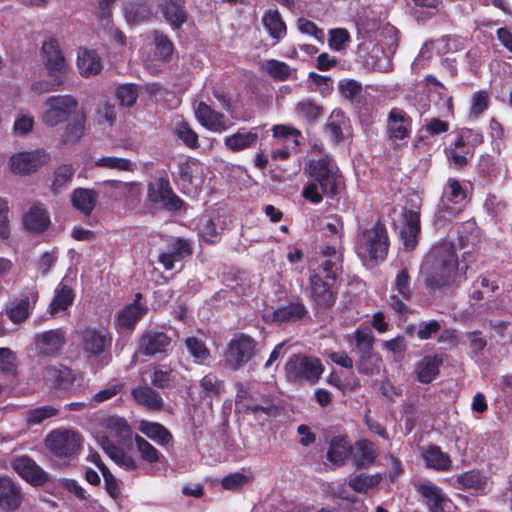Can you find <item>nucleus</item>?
<instances>
[{
  "label": "nucleus",
  "instance_id": "obj_1",
  "mask_svg": "<svg viewBox=\"0 0 512 512\" xmlns=\"http://www.w3.org/2000/svg\"><path fill=\"white\" fill-rule=\"evenodd\" d=\"M421 275L429 288L455 284L463 278L455 247L448 241L434 245L421 265Z\"/></svg>",
  "mask_w": 512,
  "mask_h": 512
},
{
  "label": "nucleus",
  "instance_id": "obj_2",
  "mask_svg": "<svg viewBox=\"0 0 512 512\" xmlns=\"http://www.w3.org/2000/svg\"><path fill=\"white\" fill-rule=\"evenodd\" d=\"M305 173L309 182L304 186L302 196L313 204H319L323 195L338 194L344 186L337 164L328 156L309 160Z\"/></svg>",
  "mask_w": 512,
  "mask_h": 512
},
{
  "label": "nucleus",
  "instance_id": "obj_3",
  "mask_svg": "<svg viewBox=\"0 0 512 512\" xmlns=\"http://www.w3.org/2000/svg\"><path fill=\"white\" fill-rule=\"evenodd\" d=\"M388 246L386 229L381 224H375L359 235L356 252L365 263L379 262L386 258Z\"/></svg>",
  "mask_w": 512,
  "mask_h": 512
},
{
  "label": "nucleus",
  "instance_id": "obj_4",
  "mask_svg": "<svg viewBox=\"0 0 512 512\" xmlns=\"http://www.w3.org/2000/svg\"><path fill=\"white\" fill-rule=\"evenodd\" d=\"M79 103L69 94L52 95L45 99L40 114L41 122L47 127H56L67 122L76 114Z\"/></svg>",
  "mask_w": 512,
  "mask_h": 512
},
{
  "label": "nucleus",
  "instance_id": "obj_5",
  "mask_svg": "<svg viewBox=\"0 0 512 512\" xmlns=\"http://www.w3.org/2000/svg\"><path fill=\"white\" fill-rule=\"evenodd\" d=\"M258 343L244 333H237L229 341L223 354L224 366L237 371L245 366L258 352Z\"/></svg>",
  "mask_w": 512,
  "mask_h": 512
},
{
  "label": "nucleus",
  "instance_id": "obj_6",
  "mask_svg": "<svg viewBox=\"0 0 512 512\" xmlns=\"http://www.w3.org/2000/svg\"><path fill=\"white\" fill-rule=\"evenodd\" d=\"M285 370L290 381L314 384L321 377L324 368L316 357L293 355L288 359Z\"/></svg>",
  "mask_w": 512,
  "mask_h": 512
},
{
  "label": "nucleus",
  "instance_id": "obj_7",
  "mask_svg": "<svg viewBox=\"0 0 512 512\" xmlns=\"http://www.w3.org/2000/svg\"><path fill=\"white\" fill-rule=\"evenodd\" d=\"M111 341L110 333L103 327H86L78 332V347L87 359L102 355Z\"/></svg>",
  "mask_w": 512,
  "mask_h": 512
},
{
  "label": "nucleus",
  "instance_id": "obj_8",
  "mask_svg": "<svg viewBox=\"0 0 512 512\" xmlns=\"http://www.w3.org/2000/svg\"><path fill=\"white\" fill-rule=\"evenodd\" d=\"M412 119L400 108H392L387 115L386 134L393 147L399 148L410 137Z\"/></svg>",
  "mask_w": 512,
  "mask_h": 512
},
{
  "label": "nucleus",
  "instance_id": "obj_9",
  "mask_svg": "<svg viewBox=\"0 0 512 512\" xmlns=\"http://www.w3.org/2000/svg\"><path fill=\"white\" fill-rule=\"evenodd\" d=\"M467 202V186L455 178H449L439 202L440 211L454 216L462 210Z\"/></svg>",
  "mask_w": 512,
  "mask_h": 512
},
{
  "label": "nucleus",
  "instance_id": "obj_10",
  "mask_svg": "<svg viewBox=\"0 0 512 512\" xmlns=\"http://www.w3.org/2000/svg\"><path fill=\"white\" fill-rule=\"evenodd\" d=\"M147 198L150 202L173 211L180 210L183 204L166 177H159L148 183Z\"/></svg>",
  "mask_w": 512,
  "mask_h": 512
},
{
  "label": "nucleus",
  "instance_id": "obj_11",
  "mask_svg": "<svg viewBox=\"0 0 512 512\" xmlns=\"http://www.w3.org/2000/svg\"><path fill=\"white\" fill-rule=\"evenodd\" d=\"M50 154L44 149L19 152L10 157L9 164L13 173L27 175L48 164Z\"/></svg>",
  "mask_w": 512,
  "mask_h": 512
},
{
  "label": "nucleus",
  "instance_id": "obj_12",
  "mask_svg": "<svg viewBox=\"0 0 512 512\" xmlns=\"http://www.w3.org/2000/svg\"><path fill=\"white\" fill-rule=\"evenodd\" d=\"M205 171V165L197 159L189 158L179 163L178 173L187 193L196 194L201 190L205 182Z\"/></svg>",
  "mask_w": 512,
  "mask_h": 512
},
{
  "label": "nucleus",
  "instance_id": "obj_13",
  "mask_svg": "<svg viewBox=\"0 0 512 512\" xmlns=\"http://www.w3.org/2000/svg\"><path fill=\"white\" fill-rule=\"evenodd\" d=\"M42 62L49 77L64 80L69 68L55 40L50 39L43 43Z\"/></svg>",
  "mask_w": 512,
  "mask_h": 512
},
{
  "label": "nucleus",
  "instance_id": "obj_14",
  "mask_svg": "<svg viewBox=\"0 0 512 512\" xmlns=\"http://www.w3.org/2000/svg\"><path fill=\"white\" fill-rule=\"evenodd\" d=\"M78 433L69 430H56L46 438V446L57 456H71L80 447Z\"/></svg>",
  "mask_w": 512,
  "mask_h": 512
},
{
  "label": "nucleus",
  "instance_id": "obj_15",
  "mask_svg": "<svg viewBox=\"0 0 512 512\" xmlns=\"http://www.w3.org/2000/svg\"><path fill=\"white\" fill-rule=\"evenodd\" d=\"M415 489L424 498L430 512H444L450 504L442 489L429 480L417 481Z\"/></svg>",
  "mask_w": 512,
  "mask_h": 512
},
{
  "label": "nucleus",
  "instance_id": "obj_16",
  "mask_svg": "<svg viewBox=\"0 0 512 512\" xmlns=\"http://www.w3.org/2000/svg\"><path fill=\"white\" fill-rule=\"evenodd\" d=\"M193 109L198 122L209 131L222 133L229 128L224 115L211 108L205 102L194 103Z\"/></svg>",
  "mask_w": 512,
  "mask_h": 512
},
{
  "label": "nucleus",
  "instance_id": "obj_17",
  "mask_svg": "<svg viewBox=\"0 0 512 512\" xmlns=\"http://www.w3.org/2000/svg\"><path fill=\"white\" fill-rule=\"evenodd\" d=\"M13 470L28 483L38 486L47 481L46 472L28 456H18L13 459Z\"/></svg>",
  "mask_w": 512,
  "mask_h": 512
},
{
  "label": "nucleus",
  "instance_id": "obj_18",
  "mask_svg": "<svg viewBox=\"0 0 512 512\" xmlns=\"http://www.w3.org/2000/svg\"><path fill=\"white\" fill-rule=\"evenodd\" d=\"M142 295L136 294L135 300L124 306L116 316V326L121 330H132L136 323L146 314L147 307L139 301Z\"/></svg>",
  "mask_w": 512,
  "mask_h": 512
},
{
  "label": "nucleus",
  "instance_id": "obj_19",
  "mask_svg": "<svg viewBox=\"0 0 512 512\" xmlns=\"http://www.w3.org/2000/svg\"><path fill=\"white\" fill-rule=\"evenodd\" d=\"M195 389L198 401L211 407L213 399L219 398L224 392V383L214 373H208L199 381Z\"/></svg>",
  "mask_w": 512,
  "mask_h": 512
},
{
  "label": "nucleus",
  "instance_id": "obj_20",
  "mask_svg": "<svg viewBox=\"0 0 512 512\" xmlns=\"http://www.w3.org/2000/svg\"><path fill=\"white\" fill-rule=\"evenodd\" d=\"M65 344V333L60 330H49L35 337V346L42 355H56Z\"/></svg>",
  "mask_w": 512,
  "mask_h": 512
},
{
  "label": "nucleus",
  "instance_id": "obj_21",
  "mask_svg": "<svg viewBox=\"0 0 512 512\" xmlns=\"http://www.w3.org/2000/svg\"><path fill=\"white\" fill-rule=\"evenodd\" d=\"M22 223L26 230L39 233L48 228L50 216L42 204H34L24 213Z\"/></svg>",
  "mask_w": 512,
  "mask_h": 512
},
{
  "label": "nucleus",
  "instance_id": "obj_22",
  "mask_svg": "<svg viewBox=\"0 0 512 512\" xmlns=\"http://www.w3.org/2000/svg\"><path fill=\"white\" fill-rule=\"evenodd\" d=\"M43 380L48 387L68 389L73 384L75 376L66 366H48L43 370Z\"/></svg>",
  "mask_w": 512,
  "mask_h": 512
},
{
  "label": "nucleus",
  "instance_id": "obj_23",
  "mask_svg": "<svg viewBox=\"0 0 512 512\" xmlns=\"http://www.w3.org/2000/svg\"><path fill=\"white\" fill-rule=\"evenodd\" d=\"M38 300V292L31 290L26 296L11 302L7 307V315L13 323L24 322Z\"/></svg>",
  "mask_w": 512,
  "mask_h": 512
},
{
  "label": "nucleus",
  "instance_id": "obj_24",
  "mask_svg": "<svg viewBox=\"0 0 512 512\" xmlns=\"http://www.w3.org/2000/svg\"><path fill=\"white\" fill-rule=\"evenodd\" d=\"M98 441L103 451L116 465L126 471H134L138 468L136 460L122 448L110 442L106 436H102Z\"/></svg>",
  "mask_w": 512,
  "mask_h": 512
},
{
  "label": "nucleus",
  "instance_id": "obj_25",
  "mask_svg": "<svg viewBox=\"0 0 512 512\" xmlns=\"http://www.w3.org/2000/svg\"><path fill=\"white\" fill-rule=\"evenodd\" d=\"M98 441L103 451L116 465L126 471H134L138 468L136 460L122 448L110 442L106 436H102Z\"/></svg>",
  "mask_w": 512,
  "mask_h": 512
},
{
  "label": "nucleus",
  "instance_id": "obj_26",
  "mask_svg": "<svg viewBox=\"0 0 512 512\" xmlns=\"http://www.w3.org/2000/svg\"><path fill=\"white\" fill-rule=\"evenodd\" d=\"M332 280L322 279L320 274L311 276V297L318 306L329 307L335 301V295L331 285Z\"/></svg>",
  "mask_w": 512,
  "mask_h": 512
},
{
  "label": "nucleus",
  "instance_id": "obj_27",
  "mask_svg": "<svg viewBox=\"0 0 512 512\" xmlns=\"http://www.w3.org/2000/svg\"><path fill=\"white\" fill-rule=\"evenodd\" d=\"M22 494L20 488L7 477H0V507L13 511L20 507Z\"/></svg>",
  "mask_w": 512,
  "mask_h": 512
},
{
  "label": "nucleus",
  "instance_id": "obj_28",
  "mask_svg": "<svg viewBox=\"0 0 512 512\" xmlns=\"http://www.w3.org/2000/svg\"><path fill=\"white\" fill-rule=\"evenodd\" d=\"M395 285L398 293L402 296L399 299L396 295H391L388 301L389 306L395 310V312L402 314L408 311L404 300H408L411 295L410 279L407 271L402 269L396 276Z\"/></svg>",
  "mask_w": 512,
  "mask_h": 512
},
{
  "label": "nucleus",
  "instance_id": "obj_29",
  "mask_svg": "<svg viewBox=\"0 0 512 512\" xmlns=\"http://www.w3.org/2000/svg\"><path fill=\"white\" fill-rule=\"evenodd\" d=\"M403 217L405 224L401 229V238L405 249L412 250L417 244V237L420 232L419 213L414 210H407Z\"/></svg>",
  "mask_w": 512,
  "mask_h": 512
},
{
  "label": "nucleus",
  "instance_id": "obj_30",
  "mask_svg": "<svg viewBox=\"0 0 512 512\" xmlns=\"http://www.w3.org/2000/svg\"><path fill=\"white\" fill-rule=\"evenodd\" d=\"M377 456L375 445L370 440L362 439L352 446L351 459L358 469L372 465Z\"/></svg>",
  "mask_w": 512,
  "mask_h": 512
},
{
  "label": "nucleus",
  "instance_id": "obj_31",
  "mask_svg": "<svg viewBox=\"0 0 512 512\" xmlns=\"http://www.w3.org/2000/svg\"><path fill=\"white\" fill-rule=\"evenodd\" d=\"M171 344V339L162 332H147L145 333L139 344V349L146 355H155L157 353H164L167 351Z\"/></svg>",
  "mask_w": 512,
  "mask_h": 512
},
{
  "label": "nucleus",
  "instance_id": "obj_32",
  "mask_svg": "<svg viewBox=\"0 0 512 512\" xmlns=\"http://www.w3.org/2000/svg\"><path fill=\"white\" fill-rule=\"evenodd\" d=\"M77 67L82 76L90 77L101 71L102 63L95 51L80 49L77 55Z\"/></svg>",
  "mask_w": 512,
  "mask_h": 512
},
{
  "label": "nucleus",
  "instance_id": "obj_33",
  "mask_svg": "<svg viewBox=\"0 0 512 512\" xmlns=\"http://www.w3.org/2000/svg\"><path fill=\"white\" fill-rule=\"evenodd\" d=\"M352 445L346 437H335L330 443L327 459L335 466H342L351 457Z\"/></svg>",
  "mask_w": 512,
  "mask_h": 512
},
{
  "label": "nucleus",
  "instance_id": "obj_34",
  "mask_svg": "<svg viewBox=\"0 0 512 512\" xmlns=\"http://www.w3.org/2000/svg\"><path fill=\"white\" fill-rule=\"evenodd\" d=\"M262 23L269 36L275 42L281 41L287 33L286 24L277 10H268L263 14Z\"/></svg>",
  "mask_w": 512,
  "mask_h": 512
},
{
  "label": "nucleus",
  "instance_id": "obj_35",
  "mask_svg": "<svg viewBox=\"0 0 512 512\" xmlns=\"http://www.w3.org/2000/svg\"><path fill=\"white\" fill-rule=\"evenodd\" d=\"M85 126L86 116L83 113H77L64 127L60 135V142L65 145L78 142L84 135Z\"/></svg>",
  "mask_w": 512,
  "mask_h": 512
},
{
  "label": "nucleus",
  "instance_id": "obj_36",
  "mask_svg": "<svg viewBox=\"0 0 512 512\" xmlns=\"http://www.w3.org/2000/svg\"><path fill=\"white\" fill-rule=\"evenodd\" d=\"M258 141V134L244 128L224 138L225 146L231 151L238 152L254 146Z\"/></svg>",
  "mask_w": 512,
  "mask_h": 512
},
{
  "label": "nucleus",
  "instance_id": "obj_37",
  "mask_svg": "<svg viewBox=\"0 0 512 512\" xmlns=\"http://www.w3.org/2000/svg\"><path fill=\"white\" fill-rule=\"evenodd\" d=\"M131 395L139 405L149 410H159L163 406V400L160 394L147 385L133 389Z\"/></svg>",
  "mask_w": 512,
  "mask_h": 512
},
{
  "label": "nucleus",
  "instance_id": "obj_38",
  "mask_svg": "<svg viewBox=\"0 0 512 512\" xmlns=\"http://www.w3.org/2000/svg\"><path fill=\"white\" fill-rule=\"evenodd\" d=\"M75 294L68 285L60 283L54 292V297L49 304L48 311L51 316L57 315L59 312L66 310L72 305Z\"/></svg>",
  "mask_w": 512,
  "mask_h": 512
},
{
  "label": "nucleus",
  "instance_id": "obj_39",
  "mask_svg": "<svg viewBox=\"0 0 512 512\" xmlns=\"http://www.w3.org/2000/svg\"><path fill=\"white\" fill-rule=\"evenodd\" d=\"M422 457L428 468L437 471H448L451 469L452 461L450 456L444 453L438 446H429L423 453Z\"/></svg>",
  "mask_w": 512,
  "mask_h": 512
},
{
  "label": "nucleus",
  "instance_id": "obj_40",
  "mask_svg": "<svg viewBox=\"0 0 512 512\" xmlns=\"http://www.w3.org/2000/svg\"><path fill=\"white\" fill-rule=\"evenodd\" d=\"M453 485L456 489H470L483 492L487 487V477L479 471L471 470L458 475L454 479Z\"/></svg>",
  "mask_w": 512,
  "mask_h": 512
},
{
  "label": "nucleus",
  "instance_id": "obj_41",
  "mask_svg": "<svg viewBox=\"0 0 512 512\" xmlns=\"http://www.w3.org/2000/svg\"><path fill=\"white\" fill-rule=\"evenodd\" d=\"M442 359L439 356H428L419 361L416 365V376L421 383L432 382L439 373Z\"/></svg>",
  "mask_w": 512,
  "mask_h": 512
},
{
  "label": "nucleus",
  "instance_id": "obj_42",
  "mask_svg": "<svg viewBox=\"0 0 512 512\" xmlns=\"http://www.w3.org/2000/svg\"><path fill=\"white\" fill-rule=\"evenodd\" d=\"M137 429L159 445H166L172 439L169 431L157 422L139 420Z\"/></svg>",
  "mask_w": 512,
  "mask_h": 512
},
{
  "label": "nucleus",
  "instance_id": "obj_43",
  "mask_svg": "<svg viewBox=\"0 0 512 512\" xmlns=\"http://www.w3.org/2000/svg\"><path fill=\"white\" fill-rule=\"evenodd\" d=\"M259 69L276 81H285L293 78L295 70L286 63L275 59L263 60L259 63Z\"/></svg>",
  "mask_w": 512,
  "mask_h": 512
},
{
  "label": "nucleus",
  "instance_id": "obj_44",
  "mask_svg": "<svg viewBox=\"0 0 512 512\" xmlns=\"http://www.w3.org/2000/svg\"><path fill=\"white\" fill-rule=\"evenodd\" d=\"M186 0H166V4L162 6V13L166 21L177 29L186 21L187 15L183 7Z\"/></svg>",
  "mask_w": 512,
  "mask_h": 512
},
{
  "label": "nucleus",
  "instance_id": "obj_45",
  "mask_svg": "<svg viewBox=\"0 0 512 512\" xmlns=\"http://www.w3.org/2000/svg\"><path fill=\"white\" fill-rule=\"evenodd\" d=\"M382 480L381 474L360 473L351 475L348 479V486L357 493L366 494L376 487Z\"/></svg>",
  "mask_w": 512,
  "mask_h": 512
},
{
  "label": "nucleus",
  "instance_id": "obj_46",
  "mask_svg": "<svg viewBox=\"0 0 512 512\" xmlns=\"http://www.w3.org/2000/svg\"><path fill=\"white\" fill-rule=\"evenodd\" d=\"M103 427L119 441L131 438L132 430L126 419L119 416H110L103 421Z\"/></svg>",
  "mask_w": 512,
  "mask_h": 512
},
{
  "label": "nucleus",
  "instance_id": "obj_47",
  "mask_svg": "<svg viewBox=\"0 0 512 512\" xmlns=\"http://www.w3.org/2000/svg\"><path fill=\"white\" fill-rule=\"evenodd\" d=\"M96 199L97 195L93 190L84 188L76 189L71 196L73 206L85 215L91 214L95 207Z\"/></svg>",
  "mask_w": 512,
  "mask_h": 512
},
{
  "label": "nucleus",
  "instance_id": "obj_48",
  "mask_svg": "<svg viewBox=\"0 0 512 512\" xmlns=\"http://www.w3.org/2000/svg\"><path fill=\"white\" fill-rule=\"evenodd\" d=\"M125 18L129 24H140L148 20L152 11L145 3L128 2L124 7Z\"/></svg>",
  "mask_w": 512,
  "mask_h": 512
},
{
  "label": "nucleus",
  "instance_id": "obj_49",
  "mask_svg": "<svg viewBox=\"0 0 512 512\" xmlns=\"http://www.w3.org/2000/svg\"><path fill=\"white\" fill-rule=\"evenodd\" d=\"M94 166L105 169L128 172H133L137 168L136 164L131 160L116 156H102L95 160Z\"/></svg>",
  "mask_w": 512,
  "mask_h": 512
},
{
  "label": "nucleus",
  "instance_id": "obj_50",
  "mask_svg": "<svg viewBox=\"0 0 512 512\" xmlns=\"http://www.w3.org/2000/svg\"><path fill=\"white\" fill-rule=\"evenodd\" d=\"M179 374L170 368L157 367L155 368L151 383L158 388H165L179 383Z\"/></svg>",
  "mask_w": 512,
  "mask_h": 512
},
{
  "label": "nucleus",
  "instance_id": "obj_51",
  "mask_svg": "<svg viewBox=\"0 0 512 512\" xmlns=\"http://www.w3.org/2000/svg\"><path fill=\"white\" fill-rule=\"evenodd\" d=\"M74 169L71 164H62L54 171L51 189L54 194L60 193L72 180Z\"/></svg>",
  "mask_w": 512,
  "mask_h": 512
},
{
  "label": "nucleus",
  "instance_id": "obj_52",
  "mask_svg": "<svg viewBox=\"0 0 512 512\" xmlns=\"http://www.w3.org/2000/svg\"><path fill=\"white\" fill-rule=\"evenodd\" d=\"M305 314V308L300 303H292L284 307H280L273 313V320L276 322H287L300 319Z\"/></svg>",
  "mask_w": 512,
  "mask_h": 512
},
{
  "label": "nucleus",
  "instance_id": "obj_53",
  "mask_svg": "<svg viewBox=\"0 0 512 512\" xmlns=\"http://www.w3.org/2000/svg\"><path fill=\"white\" fill-rule=\"evenodd\" d=\"M356 349L359 355L374 354L372 352L374 336L370 328L358 327L355 331Z\"/></svg>",
  "mask_w": 512,
  "mask_h": 512
},
{
  "label": "nucleus",
  "instance_id": "obj_54",
  "mask_svg": "<svg viewBox=\"0 0 512 512\" xmlns=\"http://www.w3.org/2000/svg\"><path fill=\"white\" fill-rule=\"evenodd\" d=\"M134 440L137 452L143 461L150 464L159 462L161 454L153 445L139 435H135Z\"/></svg>",
  "mask_w": 512,
  "mask_h": 512
},
{
  "label": "nucleus",
  "instance_id": "obj_55",
  "mask_svg": "<svg viewBox=\"0 0 512 512\" xmlns=\"http://www.w3.org/2000/svg\"><path fill=\"white\" fill-rule=\"evenodd\" d=\"M185 345L188 352L197 363H204V361L210 357V351L204 341L197 337L186 338Z\"/></svg>",
  "mask_w": 512,
  "mask_h": 512
},
{
  "label": "nucleus",
  "instance_id": "obj_56",
  "mask_svg": "<svg viewBox=\"0 0 512 512\" xmlns=\"http://www.w3.org/2000/svg\"><path fill=\"white\" fill-rule=\"evenodd\" d=\"M296 115L307 122H312L318 119L321 115V107L313 101L306 99L299 101L295 105Z\"/></svg>",
  "mask_w": 512,
  "mask_h": 512
},
{
  "label": "nucleus",
  "instance_id": "obj_57",
  "mask_svg": "<svg viewBox=\"0 0 512 512\" xmlns=\"http://www.w3.org/2000/svg\"><path fill=\"white\" fill-rule=\"evenodd\" d=\"M346 118L341 111H333L326 125V131L332 139L338 141L343 138V131L346 127Z\"/></svg>",
  "mask_w": 512,
  "mask_h": 512
},
{
  "label": "nucleus",
  "instance_id": "obj_58",
  "mask_svg": "<svg viewBox=\"0 0 512 512\" xmlns=\"http://www.w3.org/2000/svg\"><path fill=\"white\" fill-rule=\"evenodd\" d=\"M35 124L34 116L25 111H19L13 123V133L16 136H25L32 132Z\"/></svg>",
  "mask_w": 512,
  "mask_h": 512
},
{
  "label": "nucleus",
  "instance_id": "obj_59",
  "mask_svg": "<svg viewBox=\"0 0 512 512\" xmlns=\"http://www.w3.org/2000/svg\"><path fill=\"white\" fill-rule=\"evenodd\" d=\"M174 133L188 147L196 148L198 143V135L184 122L181 118H176L174 122Z\"/></svg>",
  "mask_w": 512,
  "mask_h": 512
},
{
  "label": "nucleus",
  "instance_id": "obj_60",
  "mask_svg": "<svg viewBox=\"0 0 512 512\" xmlns=\"http://www.w3.org/2000/svg\"><path fill=\"white\" fill-rule=\"evenodd\" d=\"M57 413L58 410L55 407L45 405L28 410L25 419L29 425H38L46 419L54 417Z\"/></svg>",
  "mask_w": 512,
  "mask_h": 512
},
{
  "label": "nucleus",
  "instance_id": "obj_61",
  "mask_svg": "<svg viewBox=\"0 0 512 512\" xmlns=\"http://www.w3.org/2000/svg\"><path fill=\"white\" fill-rule=\"evenodd\" d=\"M324 233L335 239L339 244L342 242L343 237V221L338 215H329L324 219L323 224Z\"/></svg>",
  "mask_w": 512,
  "mask_h": 512
},
{
  "label": "nucleus",
  "instance_id": "obj_62",
  "mask_svg": "<svg viewBox=\"0 0 512 512\" xmlns=\"http://www.w3.org/2000/svg\"><path fill=\"white\" fill-rule=\"evenodd\" d=\"M139 91L134 84H122L116 89V97L120 104L125 107H131L136 103Z\"/></svg>",
  "mask_w": 512,
  "mask_h": 512
},
{
  "label": "nucleus",
  "instance_id": "obj_63",
  "mask_svg": "<svg viewBox=\"0 0 512 512\" xmlns=\"http://www.w3.org/2000/svg\"><path fill=\"white\" fill-rule=\"evenodd\" d=\"M489 95L486 91H477L472 96V103L469 112L470 119H477L487 108Z\"/></svg>",
  "mask_w": 512,
  "mask_h": 512
},
{
  "label": "nucleus",
  "instance_id": "obj_64",
  "mask_svg": "<svg viewBox=\"0 0 512 512\" xmlns=\"http://www.w3.org/2000/svg\"><path fill=\"white\" fill-rule=\"evenodd\" d=\"M369 58L375 59L370 63L373 69L382 72L391 69L390 55L386 54L380 46L376 45L372 48Z\"/></svg>",
  "mask_w": 512,
  "mask_h": 512
}]
</instances>
